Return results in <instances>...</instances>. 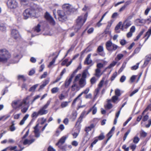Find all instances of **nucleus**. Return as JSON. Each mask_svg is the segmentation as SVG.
<instances>
[{
	"label": "nucleus",
	"mask_w": 151,
	"mask_h": 151,
	"mask_svg": "<svg viewBox=\"0 0 151 151\" xmlns=\"http://www.w3.org/2000/svg\"><path fill=\"white\" fill-rule=\"evenodd\" d=\"M9 116H10V115H8L7 116L4 115V116H1V117H0V121L4 118H5L4 120H5L7 119H8Z\"/></svg>",
	"instance_id": "obj_51"
},
{
	"label": "nucleus",
	"mask_w": 151,
	"mask_h": 151,
	"mask_svg": "<svg viewBox=\"0 0 151 151\" xmlns=\"http://www.w3.org/2000/svg\"><path fill=\"white\" fill-rule=\"evenodd\" d=\"M42 10L38 5L35 4H32L30 8L25 10L23 13L24 18L27 19L29 17H35L36 13V11H41Z\"/></svg>",
	"instance_id": "obj_1"
},
{
	"label": "nucleus",
	"mask_w": 151,
	"mask_h": 151,
	"mask_svg": "<svg viewBox=\"0 0 151 151\" xmlns=\"http://www.w3.org/2000/svg\"><path fill=\"white\" fill-rule=\"evenodd\" d=\"M138 91V89H136L134 91H133L132 92V93H131V94L130 95V96H133L134 94H135V93H137Z\"/></svg>",
	"instance_id": "obj_62"
},
{
	"label": "nucleus",
	"mask_w": 151,
	"mask_h": 151,
	"mask_svg": "<svg viewBox=\"0 0 151 151\" xmlns=\"http://www.w3.org/2000/svg\"><path fill=\"white\" fill-rule=\"evenodd\" d=\"M144 31L145 30L144 29H142V31L140 32L138 35L136 37V38L134 39V41H137L140 38L141 36L143 34Z\"/></svg>",
	"instance_id": "obj_25"
},
{
	"label": "nucleus",
	"mask_w": 151,
	"mask_h": 151,
	"mask_svg": "<svg viewBox=\"0 0 151 151\" xmlns=\"http://www.w3.org/2000/svg\"><path fill=\"white\" fill-rule=\"evenodd\" d=\"M122 24V22H120L116 25L115 28V30L117 33H119L120 31H118L119 29L120 28L121 25Z\"/></svg>",
	"instance_id": "obj_28"
},
{
	"label": "nucleus",
	"mask_w": 151,
	"mask_h": 151,
	"mask_svg": "<svg viewBox=\"0 0 151 151\" xmlns=\"http://www.w3.org/2000/svg\"><path fill=\"white\" fill-rule=\"evenodd\" d=\"M39 124H37L34 127V132L35 134V137H39L40 136V134L39 133V130L38 128Z\"/></svg>",
	"instance_id": "obj_15"
},
{
	"label": "nucleus",
	"mask_w": 151,
	"mask_h": 151,
	"mask_svg": "<svg viewBox=\"0 0 151 151\" xmlns=\"http://www.w3.org/2000/svg\"><path fill=\"white\" fill-rule=\"evenodd\" d=\"M49 80L50 78H47V79L43 81V84L44 85V86H45L49 82Z\"/></svg>",
	"instance_id": "obj_47"
},
{
	"label": "nucleus",
	"mask_w": 151,
	"mask_h": 151,
	"mask_svg": "<svg viewBox=\"0 0 151 151\" xmlns=\"http://www.w3.org/2000/svg\"><path fill=\"white\" fill-rule=\"evenodd\" d=\"M96 105V104H95L93 106L88 110V111L86 113V111H84L81 114L80 116L78 119L77 123H76V125H77V124H78V125L77 126V127H76V130L77 129L78 131V133H76V137L78 135V133L80 131L81 125L80 124V123L81 122L82 118L84 116V115L85 114H86V115L88 114L92 110V114H95L96 113L97 111V108L95 106Z\"/></svg>",
	"instance_id": "obj_2"
},
{
	"label": "nucleus",
	"mask_w": 151,
	"mask_h": 151,
	"mask_svg": "<svg viewBox=\"0 0 151 151\" xmlns=\"http://www.w3.org/2000/svg\"><path fill=\"white\" fill-rule=\"evenodd\" d=\"M126 77L124 76H123L121 77L120 79V81L121 82H123L126 80Z\"/></svg>",
	"instance_id": "obj_50"
},
{
	"label": "nucleus",
	"mask_w": 151,
	"mask_h": 151,
	"mask_svg": "<svg viewBox=\"0 0 151 151\" xmlns=\"http://www.w3.org/2000/svg\"><path fill=\"white\" fill-rule=\"evenodd\" d=\"M6 25L3 23L0 24V30L2 31H4L6 30Z\"/></svg>",
	"instance_id": "obj_27"
},
{
	"label": "nucleus",
	"mask_w": 151,
	"mask_h": 151,
	"mask_svg": "<svg viewBox=\"0 0 151 151\" xmlns=\"http://www.w3.org/2000/svg\"><path fill=\"white\" fill-rule=\"evenodd\" d=\"M50 102H51V100L50 99L49 100H48L46 104L43 107H42V108H43L44 109H46L48 107V106H49V105H50Z\"/></svg>",
	"instance_id": "obj_37"
},
{
	"label": "nucleus",
	"mask_w": 151,
	"mask_h": 151,
	"mask_svg": "<svg viewBox=\"0 0 151 151\" xmlns=\"http://www.w3.org/2000/svg\"><path fill=\"white\" fill-rule=\"evenodd\" d=\"M111 101V99L108 100L107 104L106 106V108H107L108 109H111L112 107V104L110 103Z\"/></svg>",
	"instance_id": "obj_30"
},
{
	"label": "nucleus",
	"mask_w": 151,
	"mask_h": 151,
	"mask_svg": "<svg viewBox=\"0 0 151 151\" xmlns=\"http://www.w3.org/2000/svg\"><path fill=\"white\" fill-rule=\"evenodd\" d=\"M103 67H98V68L96 70L95 75L97 77H99L105 71V70L102 71Z\"/></svg>",
	"instance_id": "obj_13"
},
{
	"label": "nucleus",
	"mask_w": 151,
	"mask_h": 151,
	"mask_svg": "<svg viewBox=\"0 0 151 151\" xmlns=\"http://www.w3.org/2000/svg\"><path fill=\"white\" fill-rule=\"evenodd\" d=\"M72 148V146L71 145H65L62 147L61 149L63 151H66L67 150H69Z\"/></svg>",
	"instance_id": "obj_21"
},
{
	"label": "nucleus",
	"mask_w": 151,
	"mask_h": 151,
	"mask_svg": "<svg viewBox=\"0 0 151 151\" xmlns=\"http://www.w3.org/2000/svg\"><path fill=\"white\" fill-rule=\"evenodd\" d=\"M39 115V114H38V112H36L34 111L32 114L31 116L32 118H36Z\"/></svg>",
	"instance_id": "obj_32"
},
{
	"label": "nucleus",
	"mask_w": 151,
	"mask_h": 151,
	"mask_svg": "<svg viewBox=\"0 0 151 151\" xmlns=\"http://www.w3.org/2000/svg\"><path fill=\"white\" fill-rule=\"evenodd\" d=\"M87 17V14H86L83 16L78 17L76 21V29H79L86 22Z\"/></svg>",
	"instance_id": "obj_4"
},
{
	"label": "nucleus",
	"mask_w": 151,
	"mask_h": 151,
	"mask_svg": "<svg viewBox=\"0 0 151 151\" xmlns=\"http://www.w3.org/2000/svg\"><path fill=\"white\" fill-rule=\"evenodd\" d=\"M58 56V55L56 56L55 57L52 59V61L51 62H50V63L48 65V66H51L55 62V61L56 58H57Z\"/></svg>",
	"instance_id": "obj_39"
},
{
	"label": "nucleus",
	"mask_w": 151,
	"mask_h": 151,
	"mask_svg": "<svg viewBox=\"0 0 151 151\" xmlns=\"http://www.w3.org/2000/svg\"><path fill=\"white\" fill-rule=\"evenodd\" d=\"M62 8L68 15H71L73 14L75 9L72 6L68 4H65L62 6Z\"/></svg>",
	"instance_id": "obj_5"
},
{
	"label": "nucleus",
	"mask_w": 151,
	"mask_h": 151,
	"mask_svg": "<svg viewBox=\"0 0 151 151\" xmlns=\"http://www.w3.org/2000/svg\"><path fill=\"white\" fill-rule=\"evenodd\" d=\"M123 57L124 55L123 54H119L117 55L116 59L119 60H121Z\"/></svg>",
	"instance_id": "obj_40"
},
{
	"label": "nucleus",
	"mask_w": 151,
	"mask_h": 151,
	"mask_svg": "<svg viewBox=\"0 0 151 151\" xmlns=\"http://www.w3.org/2000/svg\"><path fill=\"white\" fill-rule=\"evenodd\" d=\"M11 35L12 37L15 39L19 38L20 37L18 31L16 29H13L12 30Z\"/></svg>",
	"instance_id": "obj_11"
},
{
	"label": "nucleus",
	"mask_w": 151,
	"mask_h": 151,
	"mask_svg": "<svg viewBox=\"0 0 151 151\" xmlns=\"http://www.w3.org/2000/svg\"><path fill=\"white\" fill-rule=\"evenodd\" d=\"M132 24V22L131 21L128 19L125 20L122 24L121 29L123 30L124 29H127Z\"/></svg>",
	"instance_id": "obj_10"
},
{
	"label": "nucleus",
	"mask_w": 151,
	"mask_h": 151,
	"mask_svg": "<svg viewBox=\"0 0 151 151\" xmlns=\"http://www.w3.org/2000/svg\"><path fill=\"white\" fill-rule=\"evenodd\" d=\"M35 141L34 139H32L31 140H28V139H25L24 141L23 144L24 145L28 144L29 145L34 142Z\"/></svg>",
	"instance_id": "obj_19"
},
{
	"label": "nucleus",
	"mask_w": 151,
	"mask_h": 151,
	"mask_svg": "<svg viewBox=\"0 0 151 151\" xmlns=\"http://www.w3.org/2000/svg\"><path fill=\"white\" fill-rule=\"evenodd\" d=\"M76 71H74L73 73L71 75L69 79H67L65 83V86L66 87H67L71 82L73 78L74 77Z\"/></svg>",
	"instance_id": "obj_12"
},
{
	"label": "nucleus",
	"mask_w": 151,
	"mask_h": 151,
	"mask_svg": "<svg viewBox=\"0 0 151 151\" xmlns=\"http://www.w3.org/2000/svg\"><path fill=\"white\" fill-rule=\"evenodd\" d=\"M91 54H89L87 56L84 61V63L86 65H88L92 63V61L90 59Z\"/></svg>",
	"instance_id": "obj_14"
},
{
	"label": "nucleus",
	"mask_w": 151,
	"mask_h": 151,
	"mask_svg": "<svg viewBox=\"0 0 151 151\" xmlns=\"http://www.w3.org/2000/svg\"><path fill=\"white\" fill-rule=\"evenodd\" d=\"M98 87L95 90V92L94 93V97L95 98L96 97V96L98 94L100 89Z\"/></svg>",
	"instance_id": "obj_46"
},
{
	"label": "nucleus",
	"mask_w": 151,
	"mask_h": 151,
	"mask_svg": "<svg viewBox=\"0 0 151 151\" xmlns=\"http://www.w3.org/2000/svg\"><path fill=\"white\" fill-rule=\"evenodd\" d=\"M38 86V84H37L33 86L32 87H31L29 90L30 91H34L37 88Z\"/></svg>",
	"instance_id": "obj_36"
},
{
	"label": "nucleus",
	"mask_w": 151,
	"mask_h": 151,
	"mask_svg": "<svg viewBox=\"0 0 151 151\" xmlns=\"http://www.w3.org/2000/svg\"><path fill=\"white\" fill-rule=\"evenodd\" d=\"M48 151H56V150L52 147L50 146L48 148Z\"/></svg>",
	"instance_id": "obj_59"
},
{
	"label": "nucleus",
	"mask_w": 151,
	"mask_h": 151,
	"mask_svg": "<svg viewBox=\"0 0 151 151\" xmlns=\"http://www.w3.org/2000/svg\"><path fill=\"white\" fill-rule=\"evenodd\" d=\"M18 79L22 78L24 81H25L26 80V79L24 77L23 75H19L18 76Z\"/></svg>",
	"instance_id": "obj_53"
},
{
	"label": "nucleus",
	"mask_w": 151,
	"mask_h": 151,
	"mask_svg": "<svg viewBox=\"0 0 151 151\" xmlns=\"http://www.w3.org/2000/svg\"><path fill=\"white\" fill-rule=\"evenodd\" d=\"M45 18L48 20L50 18H51L52 17L50 16V14L47 12L45 13Z\"/></svg>",
	"instance_id": "obj_38"
},
{
	"label": "nucleus",
	"mask_w": 151,
	"mask_h": 151,
	"mask_svg": "<svg viewBox=\"0 0 151 151\" xmlns=\"http://www.w3.org/2000/svg\"><path fill=\"white\" fill-rule=\"evenodd\" d=\"M69 102H63L61 104V106L62 108H64L67 106L68 103Z\"/></svg>",
	"instance_id": "obj_45"
},
{
	"label": "nucleus",
	"mask_w": 151,
	"mask_h": 151,
	"mask_svg": "<svg viewBox=\"0 0 151 151\" xmlns=\"http://www.w3.org/2000/svg\"><path fill=\"white\" fill-rule=\"evenodd\" d=\"M114 130H115V127H113L111 128V129L110 131V132L107 134V136H109L111 137L112 136L113 132H114Z\"/></svg>",
	"instance_id": "obj_33"
},
{
	"label": "nucleus",
	"mask_w": 151,
	"mask_h": 151,
	"mask_svg": "<svg viewBox=\"0 0 151 151\" xmlns=\"http://www.w3.org/2000/svg\"><path fill=\"white\" fill-rule=\"evenodd\" d=\"M28 107H24L21 109V111L23 113H25L27 112L28 110Z\"/></svg>",
	"instance_id": "obj_56"
},
{
	"label": "nucleus",
	"mask_w": 151,
	"mask_h": 151,
	"mask_svg": "<svg viewBox=\"0 0 151 151\" xmlns=\"http://www.w3.org/2000/svg\"><path fill=\"white\" fill-rule=\"evenodd\" d=\"M86 80L83 78H81L79 81V84L81 88L83 87L86 85Z\"/></svg>",
	"instance_id": "obj_17"
},
{
	"label": "nucleus",
	"mask_w": 151,
	"mask_h": 151,
	"mask_svg": "<svg viewBox=\"0 0 151 151\" xmlns=\"http://www.w3.org/2000/svg\"><path fill=\"white\" fill-rule=\"evenodd\" d=\"M17 148V146H14V147H7L6 148H7V149H9L11 151H12L15 150Z\"/></svg>",
	"instance_id": "obj_55"
},
{
	"label": "nucleus",
	"mask_w": 151,
	"mask_h": 151,
	"mask_svg": "<svg viewBox=\"0 0 151 151\" xmlns=\"http://www.w3.org/2000/svg\"><path fill=\"white\" fill-rule=\"evenodd\" d=\"M48 112L47 110L45 109L42 107L38 111V114L39 115H42L47 114Z\"/></svg>",
	"instance_id": "obj_18"
},
{
	"label": "nucleus",
	"mask_w": 151,
	"mask_h": 151,
	"mask_svg": "<svg viewBox=\"0 0 151 151\" xmlns=\"http://www.w3.org/2000/svg\"><path fill=\"white\" fill-rule=\"evenodd\" d=\"M19 55H17L16 56L14 57V60L11 61L12 63H16L18 62L20 58L19 57Z\"/></svg>",
	"instance_id": "obj_24"
},
{
	"label": "nucleus",
	"mask_w": 151,
	"mask_h": 151,
	"mask_svg": "<svg viewBox=\"0 0 151 151\" xmlns=\"http://www.w3.org/2000/svg\"><path fill=\"white\" fill-rule=\"evenodd\" d=\"M104 47L103 45L99 46L97 49V51L99 53V55L102 56H104L105 53L104 52Z\"/></svg>",
	"instance_id": "obj_16"
},
{
	"label": "nucleus",
	"mask_w": 151,
	"mask_h": 151,
	"mask_svg": "<svg viewBox=\"0 0 151 151\" xmlns=\"http://www.w3.org/2000/svg\"><path fill=\"white\" fill-rule=\"evenodd\" d=\"M35 73V71L34 69H32L30 70L29 72V75L31 76L32 75Z\"/></svg>",
	"instance_id": "obj_63"
},
{
	"label": "nucleus",
	"mask_w": 151,
	"mask_h": 151,
	"mask_svg": "<svg viewBox=\"0 0 151 151\" xmlns=\"http://www.w3.org/2000/svg\"><path fill=\"white\" fill-rule=\"evenodd\" d=\"M136 22L138 25H141L145 23V20L138 19L136 20Z\"/></svg>",
	"instance_id": "obj_20"
},
{
	"label": "nucleus",
	"mask_w": 151,
	"mask_h": 151,
	"mask_svg": "<svg viewBox=\"0 0 151 151\" xmlns=\"http://www.w3.org/2000/svg\"><path fill=\"white\" fill-rule=\"evenodd\" d=\"M94 125L93 124H91L89 126L86 127L85 129V131L87 133H88L89 131L91 130V129L93 128Z\"/></svg>",
	"instance_id": "obj_29"
},
{
	"label": "nucleus",
	"mask_w": 151,
	"mask_h": 151,
	"mask_svg": "<svg viewBox=\"0 0 151 151\" xmlns=\"http://www.w3.org/2000/svg\"><path fill=\"white\" fill-rule=\"evenodd\" d=\"M135 27L134 26H132L130 29V31L133 33L135 31Z\"/></svg>",
	"instance_id": "obj_54"
},
{
	"label": "nucleus",
	"mask_w": 151,
	"mask_h": 151,
	"mask_svg": "<svg viewBox=\"0 0 151 151\" xmlns=\"http://www.w3.org/2000/svg\"><path fill=\"white\" fill-rule=\"evenodd\" d=\"M87 74H89L88 69H86L84 70L83 73L81 78H83L84 79H85L86 77V75Z\"/></svg>",
	"instance_id": "obj_26"
},
{
	"label": "nucleus",
	"mask_w": 151,
	"mask_h": 151,
	"mask_svg": "<svg viewBox=\"0 0 151 151\" xmlns=\"http://www.w3.org/2000/svg\"><path fill=\"white\" fill-rule=\"evenodd\" d=\"M29 116V114H26L23 117V119L21 120L20 121L19 124L20 125H23L25 122V121L28 118Z\"/></svg>",
	"instance_id": "obj_22"
},
{
	"label": "nucleus",
	"mask_w": 151,
	"mask_h": 151,
	"mask_svg": "<svg viewBox=\"0 0 151 151\" xmlns=\"http://www.w3.org/2000/svg\"><path fill=\"white\" fill-rule=\"evenodd\" d=\"M10 129L11 131L13 132L16 129V128L14 126V124L12 123V125L10 127Z\"/></svg>",
	"instance_id": "obj_44"
},
{
	"label": "nucleus",
	"mask_w": 151,
	"mask_h": 151,
	"mask_svg": "<svg viewBox=\"0 0 151 151\" xmlns=\"http://www.w3.org/2000/svg\"><path fill=\"white\" fill-rule=\"evenodd\" d=\"M115 95L117 96H119L120 95V91L119 89H116L115 90Z\"/></svg>",
	"instance_id": "obj_52"
},
{
	"label": "nucleus",
	"mask_w": 151,
	"mask_h": 151,
	"mask_svg": "<svg viewBox=\"0 0 151 151\" xmlns=\"http://www.w3.org/2000/svg\"><path fill=\"white\" fill-rule=\"evenodd\" d=\"M116 76L117 73L116 72H115L113 74L112 76L111 77V80L112 81L114 79V78L116 77Z\"/></svg>",
	"instance_id": "obj_64"
},
{
	"label": "nucleus",
	"mask_w": 151,
	"mask_h": 151,
	"mask_svg": "<svg viewBox=\"0 0 151 151\" xmlns=\"http://www.w3.org/2000/svg\"><path fill=\"white\" fill-rule=\"evenodd\" d=\"M139 140V138L137 136L134 137L133 139V142L135 143H137Z\"/></svg>",
	"instance_id": "obj_41"
},
{
	"label": "nucleus",
	"mask_w": 151,
	"mask_h": 151,
	"mask_svg": "<svg viewBox=\"0 0 151 151\" xmlns=\"http://www.w3.org/2000/svg\"><path fill=\"white\" fill-rule=\"evenodd\" d=\"M137 76H136L133 75L132 76L130 79V80L131 82V83L133 82L134 80H135L136 78V77Z\"/></svg>",
	"instance_id": "obj_61"
},
{
	"label": "nucleus",
	"mask_w": 151,
	"mask_h": 151,
	"mask_svg": "<svg viewBox=\"0 0 151 151\" xmlns=\"http://www.w3.org/2000/svg\"><path fill=\"white\" fill-rule=\"evenodd\" d=\"M58 16V19L59 21L64 22L67 19V17L65 12L62 10H58L57 12Z\"/></svg>",
	"instance_id": "obj_7"
},
{
	"label": "nucleus",
	"mask_w": 151,
	"mask_h": 151,
	"mask_svg": "<svg viewBox=\"0 0 151 151\" xmlns=\"http://www.w3.org/2000/svg\"><path fill=\"white\" fill-rule=\"evenodd\" d=\"M118 99L117 96H114L112 98V101L113 102L115 103L117 100Z\"/></svg>",
	"instance_id": "obj_48"
},
{
	"label": "nucleus",
	"mask_w": 151,
	"mask_h": 151,
	"mask_svg": "<svg viewBox=\"0 0 151 151\" xmlns=\"http://www.w3.org/2000/svg\"><path fill=\"white\" fill-rule=\"evenodd\" d=\"M140 135L143 137H145L147 136V133L144 131H142L140 133Z\"/></svg>",
	"instance_id": "obj_49"
},
{
	"label": "nucleus",
	"mask_w": 151,
	"mask_h": 151,
	"mask_svg": "<svg viewBox=\"0 0 151 151\" xmlns=\"http://www.w3.org/2000/svg\"><path fill=\"white\" fill-rule=\"evenodd\" d=\"M59 90V88L58 87H55L52 88L51 92L52 93H54L57 92Z\"/></svg>",
	"instance_id": "obj_43"
},
{
	"label": "nucleus",
	"mask_w": 151,
	"mask_h": 151,
	"mask_svg": "<svg viewBox=\"0 0 151 151\" xmlns=\"http://www.w3.org/2000/svg\"><path fill=\"white\" fill-rule=\"evenodd\" d=\"M107 62L106 61L101 60L99 62H97L96 66H103L106 65Z\"/></svg>",
	"instance_id": "obj_23"
},
{
	"label": "nucleus",
	"mask_w": 151,
	"mask_h": 151,
	"mask_svg": "<svg viewBox=\"0 0 151 151\" xmlns=\"http://www.w3.org/2000/svg\"><path fill=\"white\" fill-rule=\"evenodd\" d=\"M105 137L103 133H101L100 135L98 137V138L99 140H101L103 139Z\"/></svg>",
	"instance_id": "obj_42"
},
{
	"label": "nucleus",
	"mask_w": 151,
	"mask_h": 151,
	"mask_svg": "<svg viewBox=\"0 0 151 151\" xmlns=\"http://www.w3.org/2000/svg\"><path fill=\"white\" fill-rule=\"evenodd\" d=\"M122 148L124 149L125 151H128L129 150V147H127L126 145H123Z\"/></svg>",
	"instance_id": "obj_57"
},
{
	"label": "nucleus",
	"mask_w": 151,
	"mask_h": 151,
	"mask_svg": "<svg viewBox=\"0 0 151 151\" xmlns=\"http://www.w3.org/2000/svg\"><path fill=\"white\" fill-rule=\"evenodd\" d=\"M30 96H27L26 98L22 100L20 99H17L13 101L12 103V106L14 109H19L21 107L24 106L27 104V101L29 99Z\"/></svg>",
	"instance_id": "obj_3"
},
{
	"label": "nucleus",
	"mask_w": 151,
	"mask_h": 151,
	"mask_svg": "<svg viewBox=\"0 0 151 151\" xmlns=\"http://www.w3.org/2000/svg\"><path fill=\"white\" fill-rule=\"evenodd\" d=\"M151 34V28L150 29H149L148 31L146 33V34L145 35V37L146 36H147V39H146L145 41H146L150 37V35Z\"/></svg>",
	"instance_id": "obj_31"
},
{
	"label": "nucleus",
	"mask_w": 151,
	"mask_h": 151,
	"mask_svg": "<svg viewBox=\"0 0 151 151\" xmlns=\"http://www.w3.org/2000/svg\"><path fill=\"white\" fill-rule=\"evenodd\" d=\"M105 46L107 50L110 52L115 51L118 47L117 45L113 43L111 40L106 42L105 44Z\"/></svg>",
	"instance_id": "obj_6"
},
{
	"label": "nucleus",
	"mask_w": 151,
	"mask_h": 151,
	"mask_svg": "<svg viewBox=\"0 0 151 151\" xmlns=\"http://www.w3.org/2000/svg\"><path fill=\"white\" fill-rule=\"evenodd\" d=\"M68 135H65L62 137L59 140L58 142L56 144V145L58 146V147L61 149L62 147L61 145L63 144L65 142L66 140L68 137Z\"/></svg>",
	"instance_id": "obj_9"
},
{
	"label": "nucleus",
	"mask_w": 151,
	"mask_h": 151,
	"mask_svg": "<svg viewBox=\"0 0 151 151\" xmlns=\"http://www.w3.org/2000/svg\"><path fill=\"white\" fill-rule=\"evenodd\" d=\"M90 81L92 84H94L96 81V78L95 77H92Z\"/></svg>",
	"instance_id": "obj_58"
},
{
	"label": "nucleus",
	"mask_w": 151,
	"mask_h": 151,
	"mask_svg": "<svg viewBox=\"0 0 151 151\" xmlns=\"http://www.w3.org/2000/svg\"><path fill=\"white\" fill-rule=\"evenodd\" d=\"M40 27V25L39 24H38L37 26L34 28V31L36 32H39L41 30Z\"/></svg>",
	"instance_id": "obj_34"
},
{
	"label": "nucleus",
	"mask_w": 151,
	"mask_h": 151,
	"mask_svg": "<svg viewBox=\"0 0 151 151\" xmlns=\"http://www.w3.org/2000/svg\"><path fill=\"white\" fill-rule=\"evenodd\" d=\"M47 21L49 22L50 24L52 25H54L55 24V22L52 17Z\"/></svg>",
	"instance_id": "obj_35"
},
{
	"label": "nucleus",
	"mask_w": 151,
	"mask_h": 151,
	"mask_svg": "<svg viewBox=\"0 0 151 151\" xmlns=\"http://www.w3.org/2000/svg\"><path fill=\"white\" fill-rule=\"evenodd\" d=\"M18 4L16 0H8L7 2L8 7L11 9L16 8L18 7Z\"/></svg>",
	"instance_id": "obj_8"
},
{
	"label": "nucleus",
	"mask_w": 151,
	"mask_h": 151,
	"mask_svg": "<svg viewBox=\"0 0 151 151\" xmlns=\"http://www.w3.org/2000/svg\"><path fill=\"white\" fill-rule=\"evenodd\" d=\"M126 43V41L124 40H122L120 41V44L122 45H124Z\"/></svg>",
	"instance_id": "obj_60"
}]
</instances>
